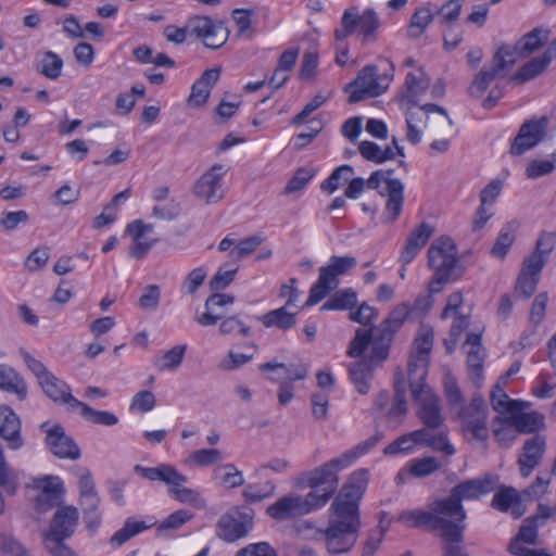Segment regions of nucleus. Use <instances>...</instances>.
<instances>
[{
	"label": "nucleus",
	"mask_w": 556,
	"mask_h": 556,
	"mask_svg": "<svg viewBox=\"0 0 556 556\" xmlns=\"http://www.w3.org/2000/svg\"><path fill=\"white\" fill-rule=\"evenodd\" d=\"M383 438L384 433L377 431L374 437L343 452L338 457L331 458L312 470L302 472L298 478L296 485L309 488L308 497L313 501L315 507L318 509L323 508L337 493L339 472L353 465L361 456L367 454Z\"/></svg>",
	"instance_id": "nucleus-1"
},
{
	"label": "nucleus",
	"mask_w": 556,
	"mask_h": 556,
	"mask_svg": "<svg viewBox=\"0 0 556 556\" xmlns=\"http://www.w3.org/2000/svg\"><path fill=\"white\" fill-rule=\"evenodd\" d=\"M399 520L409 527L437 531L441 539L442 556H469L464 545L467 528L465 521L434 516L422 509L405 510L399 516Z\"/></svg>",
	"instance_id": "nucleus-2"
},
{
	"label": "nucleus",
	"mask_w": 556,
	"mask_h": 556,
	"mask_svg": "<svg viewBox=\"0 0 556 556\" xmlns=\"http://www.w3.org/2000/svg\"><path fill=\"white\" fill-rule=\"evenodd\" d=\"M497 484L498 476L493 473L463 481L451 490L448 497L431 502L426 513L466 522L467 513L462 502L489 494L496 489Z\"/></svg>",
	"instance_id": "nucleus-3"
},
{
	"label": "nucleus",
	"mask_w": 556,
	"mask_h": 556,
	"mask_svg": "<svg viewBox=\"0 0 556 556\" xmlns=\"http://www.w3.org/2000/svg\"><path fill=\"white\" fill-rule=\"evenodd\" d=\"M428 263L434 270L429 283L430 293H439L443 285L456 280L462 273L457 271V248L452 238L442 236L435 239L428 250Z\"/></svg>",
	"instance_id": "nucleus-4"
},
{
	"label": "nucleus",
	"mask_w": 556,
	"mask_h": 556,
	"mask_svg": "<svg viewBox=\"0 0 556 556\" xmlns=\"http://www.w3.org/2000/svg\"><path fill=\"white\" fill-rule=\"evenodd\" d=\"M380 27L381 20L374 9L367 8L359 13L353 7L343 12L341 26L334 30V38L342 41L356 33L363 45L374 43L378 40Z\"/></svg>",
	"instance_id": "nucleus-5"
},
{
	"label": "nucleus",
	"mask_w": 556,
	"mask_h": 556,
	"mask_svg": "<svg viewBox=\"0 0 556 556\" xmlns=\"http://www.w3.org/2000/svg\"><path fill=\"white\" fill-rule=\"evenodd\" d=\"M361 526V518L332 513L328 527L321 531L328 553L330 555L348 553L357 541Z\"/></svg>",
	"instance_id": "nucleus-6"
},
{
	"label": "nucleus",
	"mask_w": 556,
	"mask_h": 556,
	"mask_svg": "<svg viewBox=\"0 0 556 556\" xmlns=\"http://www.w3.org/2000/svg\"><path fill=\"white\" fill-rule=\"evenodd\" d=\"M488 414L486 402L477 394L472 396L468 405L459 407L457 415L464 435H470L469 441L476 440L482 443L484 448L488 446L489 440Z\"/></svg>",
	"instance_id": "nucleus-7"
},
{
	"label": "nucleus",
	"mask_w": 556,
	"mask_h": 556,
	"mask_svg": "<svg viewBox=\"0 0 556 556\" xmlns=\"http://www.w3.org/2000/svg\"><path fill=\"white\" fill-rule=\"evenodd\" d=\"M519 55L517 45L498 46L492 56L491 65L484 66L473 78L468 88V92L472 97L480 98L488 89L490 84L500 75L501 71L508 70L515 65Z\"/></svg>",
	"instance_id": "nucleus-8"
},
{
	"label": "nucleus",
	"mask_w": 556,
	"mask_h": 556,
	"mask_svg": "<svg viewBox=\"0 0 556 556\" xmlns=\"http://www.w3.org/2000/svg\"><path fill=\"white\" fill-rule=\"evenodd\" d=\"M552 516V509L545 504H539L534 516L523 520L518 533L511 539L508 551L515 556H551L544 549H531L525 544H535L538 529Z\"/></svg>",
	"instance_id": "nucleus-9"
},
{
	"label": "nucleus",
	"mask_w": 556,
	"mask_h": 556,
	"mask_svg": "<svg viewBox=\"0 0 556 556\" xmlns=\"http://www.w3.org/2000/svg\"><path fill=\"white\" fill-rule=\"evenodd\" d=\"M368 480L369 471L367 469L352 472L332 502L331 511L361 518L359 503L366 492Z\"/></svg>",
	"instance_id": "nucleus-10"
},
{
	"label": "nucleus",
	"mask_w": 556,
	"mask_h": 556,
	"mask_svg": "<svg viewBox=\"0 0 556 556\" xmlns=\"http://www.w3.org/2000/svg\"><path fill=\"white\" fill-rule=\"evenodd\" d=\"M393 66L390 72L382 75L378 74V67L374 64L366 65L359 71L357 77L350 83L352 91L349 96V103H357L366 98H375L381 96L388 89L393 79Z\"/></svg>",
	"instance_id": "nucleus-11"
},
{
	"label": "nucleus",
	"mask_w": 556,
	"mask_h": 556,
	"mask_svg": "<svg viewBox=\"0 0 556 556\" xmlns=\"http://www.w3.org/2000/svg\"><path fill=\"white\" fill-rule=\"evenodd\" d=\"M382 181L386 184V188L379 190V194L387 197L386 222L394 223L403 210L404 184L399 178L384 176L383 169H378L371 173L369 178L365 180V185L369 189L378 190Z\"/></svg>",
	"instance_id": "nucleus-12"
},
{
	"label": "nucleus",
	"mask_w": 556,
	"mask_h": 556,
	"mask_svg": "<svg viewBox=\"0 0 556 556\" xmlns=\"http://www.w3.org/2000/svg\"><path fill=\"white\" fill-rule=\"evenodd\" d=\"M548 118L546 116L533 117L525 121L514 138L509 152L513 155H522L536 147L547 135Z\"/></svg>",
	"instance_id": "nucleus-13"
},
{
	"label": "nucleus",
	"mask_w": 556,
	"mask_h": 556,
	"mask_svg": "<svg viewBox=\"0 0 556 556\" xmlns=\"http://www.w3.org/2000/svg\"><path fill=\"white\" fill-rule=\"evenodd\" d=\"M318 510L313 501L306 494L305 496L291 493L280 497L274 504L269 505L266 513L277 521H285L308 515Z\"/></svg>",
	"instance_id": "nucleus-14"
},
{
	"label": "nucleus",
	"mask_w": 556,
	"mask_h": 556,
	"mask_svg": "<svg viewBox=\"0 0 556 556\" xmlns=\"http://www.w3.org/2000/svg\"><path fill=\"white\" fill-rule=\"evenodd\" d=\"M252 527V517L235 508L219 517L216 523V535L225 542L232 543L245 538Z\"/></svg>",
	"instance_id": "nucleus-15"
},
{
	"label": "nucleus",
	"mask_w": 556,
	"mask_h": 556,
	"mask_svg": "<svg viewBox=\"0 0 556 556\" xmlns=\"http://www.w3.org/2000/svg\"><path fill=\"white\" fill-rule=\"evenodd\" d=\"M226 169L222 164H214L194 184L193 193L207 204L217 203L224 198L222 181Z\"/></svg>",
	"instance_id": "nucleus-16"
},
{
	"label": "nucleus",
	"mask_w": 556,
	"mask_h": 556,
	"mask_svg": "<svg viewBox=\"0 0 556 556\" xmlns=\"http://www.w3.org/2000/svg\"><path fill=\"white\" fill-rule=\"evenodd\" d=\"M34 489L38 491L35 498V509L38 514H45L62 502L64 486L59 477L35 479Z\"/></svg>",
	"instance_id": "nucleus-17"
},
{
	"label": "nucleus",
	"mask_w": 556,
	"mask_h": 556,
	"mask_svg": "<svg viewBox=\"0 0 556 556\" xmlns=\"http://www.w3.org/2000/svg\"><path fill=\"white\" fill-rule=\"evenodd\" d=\"M47 427L48 422L41 425V429L46 431V444L54 456L72 460L80 457L79 447L60 424Z\"/></svg>",
	"instance_id": "nucleus-18"
},
{
	"label": "nucleus",
	"mask_w": 556,
	"mask_h": 556,
	"mask_svg": "<svg viewBox=\"0 0 556 556\" xmlns=\"http://www.w3.org/2000/svg\"><path fill=\"white\" fill-rule=\"evenodd\" d=\"M134 471L149 481H161L168 485L172 497L177 494V489H185L188 478L169 464H161L157 467H143L136 465Z\"/></svg>",
	"instance_id": "nucleus-19"
},
{
	"label": "nucleus",
	"mask_w": 556,
	"mask_h": 556,
	"mask_svg": "<svg viewBox=\"0 0 556 556\" xmlns=\"http://www.w3.org/2000/svg\"><path fill=\"white\" fill-rule=\"evenodd\" d=\"M413 400L417 405L416 415L420 422L428 428L442 430L445 419L442 414L441 400L433 390L415 394Z\"/></svg>",
	"instance_id": "nucleus-20"
},
{
	"label": "nucleus",
	"mask_w": 556,
	"mask_h": 556,
	"mask_svg": "<svg viewBox=\"0 0 556 556\" xmlns=\"http://www.w3.org/2000/svg\"><path fill=\"white\" fill-rule=\"evenodd\" d=\"M79 514L75 506H62L54 513L45 540H66L71 538L78 522Z\"/></svg>",
	"instance_id": "nucleus-21"
},
{
	"label": "nucleus",
	"mask_w": 556,
	"mask_h": 556,
	"mask_svg": "<svg viewBox=\"0 0 556 556\" xmlns=\"http://www.w3.org/2000/svg\"><path fill=\"white\" fill-rule=\"evenodd\" d=\"M545 450L546 438L544 435L534 434L525 441L522 451L517 458L521 477H529L541 465Z\"/></svg>",
	"instance_id": "nucleus-22"
},
{
	"label": "nucleus",
	"mask_w": 556,
	"mask_h": 556,
	"mask_svg": "<svg viewBox=\"0 0 556 556\" xmlns=\"http://www.w3.org/2000/svg\"><path fill=\"white\" fill-rule=\"evenodd\" d=\"M192 34L203 39V45L216 50L223 47L229 37L228 28L224 23H214L207 16L197 17L192 24Z\"/></svg>",
	"instance_id": "nucleus-23"
},
{
	"label": "nucleus",
	"mask_w": 556,
	"mask_h": 556,
	"mask_svg": "<svg viewBox=\"0 0 556 556\" xmlns=\"http://www.w3.org/2000/svg\"><path fill=\"white\" fill-rule=\"evenodd\" d=\"M0 437L12 450H18L24 442L21 435L20 417L9 406H0Z\"/></svg>",
	"instance_id": "nucleus-24"
},
{
	"label": "nucleus",
	"mask_w": 556,
	"mask_h": 556,
	"mask_svg": "<svg viewBox=\"0 0 556 556\" xmlns=\"http://www.w3.org/2000/svg\"><path fill=\"white\" fill-rule=\"evenodd\" d=\"M410 435L414 438L415 445H425L446 455L455 454V447L450 443L447 434L443 430L424 426L421 429L412 431Z\"/></svg>",
	"instance_id": "nucleus-25"
},
{
	"label": "nucleus",
	"mask_w": 556,
	"mask_h": 556,
	"mask_svg": "<svg viewBox=\"0 0 556 556\" xmlns=\"http://www.w3.org/2000/svg\"><path fill=\"white\" fill-rule=\"evenodd\" d=\"M522 497H525L523 494L513 486H496V492L491 501V507L502 513L511 510L514 517L519 518L525 513V508L521 507Z\"/></svg>",
	"instance_id": "nucleus-26"
},
{
	"label": "nucleus",
	"mask_w": 556,
	"mask_h": 556,
	"mask_svg": "<svg viewBox=\"0 0 556 556\" xmlns=\"http://www.w3.org/2000/svg\"><path fill=\"white\" fill-rule=\"evenodd\" d=\"M46 395L53 402L67 405L68 409L75 410L80 401L71 393L68 384L56 378L52 372L39 383Z\"/></svg>",
	"instance_id": "nucleus-27"
},
{
	"label": "nucleus",
	"mask_w": 556,
	"mask_h": 556,
	"mask_svg": "<svg viewBox=\"0 0 556 556\" xmlns=\"http://www.w3.org/2000/svg\"><path fill=\"white\" fill-rule=\"evenodd\" d=\"M432 233L433 227L427 223H421L416 227L406 239L400 261L403 264H409L426 245Z\"/></svg>",
	"instance_id": "nucleus-28"
},
{
	"label": "nucleus",
	"mask_w": 556,
	"mask_h": 556,
	"mask_svg": "<svg viewBox=\"0 0 556 556\" xmlns=\"http://www.w3.org/2000/svg\"><path fill=\"white\" fill-rule=\"evenodd\" d=\"M212 295H210L204 303L205 312L201 315H195L194 320L203 326H214L217 324L219 319L223 318V315L216 313V307H224L227 305H231L235 302V296L226 293H218V291H214Z\"/></svg>",
	"instance_id": "nucleus-29"
},
{
	"label": "nucleus",
	"mask_w": 556,
	"mask_h": 556,
	"mask_svg": "<svg viewBox=\"0 0 556 556\" xmlns=\"http://www.w3.org/2000/svg\"><path fill=\"white\" fill-rule=\"evenodd\" d=\"M554 50L555 48H547L542 55L531 59L511 76L510 80L527 83L542 74L547 68L552 60L556 59Z\"/></svg>",
	"instance_id": "nucleus-30"
},
{
	"label": "nucleus",
	"mask_w": 556,
	"mask_h": 556,
	"mask_svg": "<svg viewBox=\"0 0 556 556\" xmlns=\"http://www.w3.org/2000/svg\"><path fill=\"white\" fill-rule=\"evenodd\" d=\"M258 369L262 372L281 371V375L268 377L270 380L276 382L291 383V381L294 380L305 379L307 376V368L303 364L286 365L283 363L273 361L261 364Z\"/></svg>",
	"instance_id": "nucleus-31"
},
{
	"label": "nucleus",
	"mask_w": 556,
	"mask_h": 556,
	"mask_svg": "<svg viewBox=\"0 0 556 556\" xmlns=\"http://www.w3.org/2000/svg\"><path fill=\"white\" fill-rule=\"evenodd\" d=\"M429 361L410 356L407 365V375L412 396L422 394L432 389L425 382L428 375Z\"/></svg>",
	"instance_id": "nucleus-32"
},
{
	"label": "nucleus",
	"mask_w": 556,
	"mask_h": 556,
	"mask_svg": "<svg viewBox=\"0 0 556 556\" xmlns=\"http://www.w3.org/2000/svg\"><path fill=\"white\" fill-rule=\"evenodd\" d=\"M0 389L13 393L20 401L27 396V386L20 374L12 367L0 364Z\"/></svg>",
	"instance_id": "nucleus-33"
},
{
	"label": "nucleus",
	"mask_w": 556,
	"mask_h": 556,
	"mask_svg": "<svg viewBox=\"0 0 556 556\" xmlns=\"http://www.w3.org/2000/svg\"><path fill=\"white\" fill-rule=\"evenodd\" d=\"M287 305H283L279 308L273 309L257 316V320H260L264 327L266 328H278L282 331H287L292 329L296 324V314L290 313L287 309Z\"/></svg>",
	"instance_id": "nucleus-34"
},
{
	"label": "nucleus",
	"mask_w": 556,
	"mask_h": 556,
	"mask_svg": "<svg viewBox=\"0 0 556 556\" xmlns=\"http://www.w3.org/2000/svg\"><path fill=\"white\" fill-rule=\"evenodd\" d=\"M376 365L367 361L366 358H362L359 361L354 362L350 366V377L351 381L355 386L356 390L361 394H367L370 387V379L372 377L374 369Z\"/></svg>",
	"instance_id": "nucleus-35"
},
{
	"label": "nucleus",
	"mask_w": 556,
	"mask_h": 556,
	"mask_svg": "<svg viewBox=\"0 0 556 556\" xmlns=\"http://www.w3.org/2000/svg\"><path fill=\"white\" fill-rule=\"evenodd\" d=\"M509 420L519 433H532L544 427V416L538 412L516 410L510 413Z\"/></svg>",
	"instance_id": "nucleus-36"
},
{
	"label": "nucleus",
	"mask_w": 556,
	"mask_h": 556,
	"mask_svg": "<svg viewBox=\"0 0 556 556\" xmlns=\"http://www.w3.org/2000/svg\"><path fill=\"white\" fill-rule=\"evenodd\" d=\"M548 40V30L542 28H534L523 35L517 42L519 55L526 58L542 48Z\"/></svg>",
	"instance_id": "nucleus-37"
},
{
	"label": "nucleus",
	"mask_w": 556,
	"mask_h": 556,
	"mask_svg": "<svg viewBox=\"0 0 556 556\" xmlns=\"http://www.w3.org/2000/svg\"><path fill=\"white\" fill-rule=\"evenodd\" d=\"M519 227L517 220L506 223L500 230L495 243L491 250V254L495 257L503 260L508 253L510 247L515 242L516 231Z\"/></svg>",
	"instance_id": "nucleus-38"
},
{
	"label": "nucleus",
	"mask_w": 556,
	"mask_h": 556,
	"mask_svg": "<svg viewBox=\"0 0 556 556\" xmlns=\"http://www.w3.org/2000/svg\"><path fill=\"white\" fill-rule=\"evenodd\" d=\"M393 338L394 337L389 334L386 330L382 331L375 328V336H372L371 340V351L366 359L370 361V363L376 366L384 362L389 356V350Z\"/></svg>",
	"instance_id": "nucleus-39"
},
{
	"label": "nucleus",
	"mask_w": 556,
	"mask_h": 556,
	"mask_svg": "<svg viewBox=\"0 0 556 556\" xmlns=\"http://www.w3.org/2000/svg\"><path fill=\"white\" fill-rule=\"evenodd\" d=\"M100 502L101 500L98 493L83 496L79 500L84 521L86 522L87 528L91 531L98 529L101 523L102 515L99 510Z\"/></svg>",
	"instance_id": "nucleus-40"
},
{
	"label": "nucleus",
	"mask_w": 556,
	"mask_h": 556,
	"mask_svg": "<svg viewBox=\"0 0 556 556\" xmlns=\"http://www.w3.org/2000/svg\"><path fill=\"white\" fill-rule=\"evenodd\" d=\"M153 525H148L146 521H138L129 517L125 520L123 527L111 536L110 543L113 546L119 547L137 534L150 529Z\"/></svg>",
	"instance_id": "nucleus-41"
},
{
	"label": "nucleus",
	"mask_w": 556,
	"mask_h": 556,
	"mask_svg": "<svg viewBox=\"0 0 556 556\" xmlns=\"http://www.w3.org/2000/svg\"><path fill=\"white\" fill-rule=\"evenodd\" d=\"M357 304V293L352 288L334 292L321 306L320 311H345Z\"/></svg>",
	"instance_id": "nucleus-42"
},
{
	"label": "nucleus",
	"mask_w": 556,
	"mask_h": 556,
	"mask_svg": "<svg viewBox=\"0 0 556 556\" xmlns=\"http://www.w3.org/2000/svg\"><path fill=\"white\" fill-rule=\"evenodd\" d=\"M491 405L498 413H515L523 408L525 403L509 399L503 382L497 381L491 391Z\"/></svg>",
	"instance_id": "nucleus-43"
},
{
	"label": "nucleus",
	"mask_w": 556,
	"mask_h": 556,
	"mask_svg": "<svg viewBox=\"0 0 556 556\" xmlns=\"http://www.w3.org/2000/svg\"><path fill=\"white\" fill-rule=\"evenodd\" d=\"M407 410L406 394H404L402 390L397 389V392H394L392 404L386 414L388 427L396 429L402 425L407 415Z\"/></svg>",
	"instance_id": "nucleus-44"
},
{
	"label": "nucleus",
	"mask_w": 556,
	"mask_h": 556,
	"mask_svg": "<svg viewBox=\"0 0 556 556\" xmlns=\"http://www.w3.org/2000/svg\"><path fill=\"white\" fill-rule=\"evenodd\" d=\"M408 314L409 305L407 303H401L390 312L388 317L377 328L382 331L386 330L389 334L394 337L408 317Z\"/></svg>",
	"instance_id": "nucleus-45"
},
{
	"label": "nucleus",
	"mask_w": 556,
	"mask_h": 556,
	"mask_svg": "<svg viewBox=\"0 0 556 556\" xmlns=\"http://www.w3.org/2000/svg\"><path fill=\"white\" fill-rule=\"evenodd\" d=\"M186 350V344H178L173 346L154 362L155 367L160 371L177 369L184 361Z\"/></svg>",
	"instance_id": "nucleus-46"
},
{
	"label": "nucleus",
	"mask_w": 556,
	"mask_h": 556,
	"mask_svg": "<svg viewBox=\"0 0 556 556\" xmlns=\"http://www.w3.org/2000/svg\"><path fill=\"white\" fill-rule=\"evenodd\" d=\"M76 408L80 409V415L88 421L103 426H114L118 422V418L113 413L106 410H97L84 402L77 405Z\"/></svg>",
	"instance_id": "nucleus-47"
},
{
	"label": "nucleus",
	"mask_w": 556,
	"mask_h": 556,
	"mask_svg": "<svg viewBox=\"0 0 556 556\" xmlns=\"http://www.w3.org/2000/svg\"><path fill=\"white\" fill-rule=\"evenodd\" d=\"M353 173L354 169L351 165H341L337 167L330 174V176L321 182L320 189L324 192H328L331 194L339 189L342 182H346Z\"/></svg>",
	"instance_id": "nucleus-48"
},
{
	"label": "nucleus",
	"mask_w": 556,
	"mask_h": 556,
	"mask_svg": "<svg viewBox=\"0 0 556 556\" xmlns=\"http://www.w3.org/2000/svg\"><path fill=\"white\" fill-rule=\"evenodd\" d=\"M219 332L227 336L249 337L251 327L248 326L238 315H231L219 319Z\"/></svg>",
	"instance_id": "nucleus-49"
},
{
	"label": "nucleus",
	"mask_w": 556,
	"mask_h": 556,
	"mask_svg": "<svg viewBox=\"0 0 556 556\" xmlns=\"http://www.w3.org/2000/svg\"><path fill=\"white\" fill-rule=\"evenodd\" d=\"M429 78L424 74L416 76L414 73H408L405 78L407 87L406 99L412 105L418 104V94L424 92L429 86Z\"/></svg>",
	"instance_id": "nucleus-50"
},
{
	"label": "nucleus",
	"mask_w": 556,
	"mask_h": 556,
	"mask_svg": "<svg viewBox=\"0 0 556 556\" xmlns=\"http://www.w3.org/2000/svg\"><path fill=\"white\" fill-rule=\"evenodd\" d=\"M371 329L357 328L355 331V336L350 343L348 355L354 358L361 357L368 349L369 344L371 343Z\"/></svg>",
	"instance_id": "nucleus-51"
},
{
	"label": "nucleus",
	"mask_w": 556,
	"mask_h": 556,
	"mask_svg": "<svg viewBox=\"0 0 556 556\" xmlns=\"http://www.w3.org/2000/svg\"><path fill=\"white\" fill-rule=\"evenodd\" d=\"M495 420L501 421V426L494 428V437L502 447L508 448L516 440L519 431L516 430L515 425H511L509 417H496Z\"/></svg>",
	"instance_id": "nucleus-52"
},
{
	"label": "nucleus",
	"mask_w": 556,
	"mask_h": 556,
	"mask_svg": "<svg viewBox=\"0 0 556 556\" xmlns=\"http://www.w3.org/2000/svg\"><path fill=\"white\" fill-rule=\"evenodd\" d=\"M62 68V59L56 53L48 51L43 54L38 71L47 78L56 79L61 76Z\"/></svg>",
	"instance_id": "nucleus-53"
},
{
	"label": "nucleus",
	"mask_w": 556,
	"mask_h": 556,
	"mask_svg": "<svg viewBox=\"0 0 556 556\" xmlns=\"http://www.w3.org/2000/svg\"><path fill=\"white\" fill-rule=\"evenodd\" d=\"M215 476L227 488H238L244 484L243 473L232 464H226L216 468Z\"/></svg>",
	"instance_id": "nucleus-54"
},
{
	"label": "nucleus",
	"mask_w": 556,
	"mask_h": 556,
	"mask_svg": "<svg viewBox=\"0 0 556 556\" xmlns=\"http://www.w3.org/2000/svg\"><path fill=\"white\" fill-rule=\"evenodd\" d=\"M433 15L430 10L427 8H422L417 10L409 22L408 26V36L410 38H418L428 27V25L432 22Z\"/></svg>",
	"instance_id": "nucleus-55"
},
{
	"label": "nucleus",
	"mask_w": 556,
	"mask_h": 556,
	"mask_svg": "<svg viewBox=\"0 0 556 556\" xmlns=\"http://www.w3.org/2000/svg\"><path fill=\"white\" fill-rule=\"evenodd\" d=\"M238 266L230 267L228 264L222 265L210 281L212 291H222L227 288L235 279Z\"/></svg>",
	"instance_id": "nucleus-56"
},
{
	"label": "nucleus",
	"mask_w": 556,
	"mask_h": 556,
	"mask_svg": "<svg viewBox=\"0 0 556 556\" xmlns=\"http://www.w3.org/2000/svg\"><path fill=\"white\" fill-rule=\"evenodd\" d=\"M441 468V463L432 456L415 459L409 472L416 478H425Z\"/></svg>",
	"instance_id": "nucleus-57"
},
{
	"label": "nucleus",
	"mask_w": 556,
	"mask_h": 556,
	"mask_svg": "<svg viewBox=\"0 0 556 556\" xmlns=\"http://www.w3.org/2000/svg\"><path fill=\"white\" fill-rule=\"evenodd\" d=\"M484 353L482 349H469L467 351V365L471 379L479 386V381L483 377Z\"/></svg>",
	"instance_id": "nucleus-58"
},
{
	"label": "nucleus",
	"mask_w": 556,
	"mask_h": 556,
	"mask_svg": "<svg viewBox=\"0 0 556 556\" xmlns=\"http://www.w3.org/2000/svg\"><path fill=\"white\" fill-rule=\"evenodd\" d=\"M264 241V238L258 235H254L244 238L238 242V244L230 251L229 255L236 260L245 257L252 254Z\"/></svg>",
	"instance_id": "nucleus-59"
},
{
	"label": "nucleus",
	"mask_w": 556,
	"mask_h": 556,
	"mask_svg": "<svg viewBox=\"0 0 556 556\" xmlns=\"http://www.w3.org/2000/svg\"><path fill=\"white\" fill-rule=\"evenodd\" d=\"M316 170L311 167H300L285 188L286 193H293L305 188L309 180L315 176Z\"/></svg>",
	"instance_id": "nucleus-60"
},
{
	"label": "nucleus",
	"mask_w": 556,
	"mask_h": 556,
	"mask_svg": "<svg viewBox=\"0 0 556 556\" xmlns=\"http://www.w3.org/2000/svg\"><path fill=\"white\" fill-rule=\"evenodd\" d=\"M206 278V269L201 266L192 269L181 283L180 291L186 294H194Z\"/></svg>",
	"instance_id": "nucleus-61"
},
{
	"label": "nucleus",
	"mask_w": 556,
	"mask_h": 556,
	"mask_svg": "<svg viewBox=\"0 0 556 556\" xmlns=\"http://www.w3.org/2000/svg\"><path fill=\"white\" fill-rule=\"evenodd\" d=\"M444 394L447 401V404L451 407L454 406H463L464 404V396L463 393L457 384L456 379L452 375H445L444 377Z\"/></svg>",
	"instance_id": "nucleus-62"
},
{
	"label": "nucleus",
	"mask_w": 556,
	"mask_h": 556,
	"mask_svg": "<svg viewBox=\"0 0 556 556\" xmlns=\"http://www.w3.org/2000/svg\"><path fill=\"white\" fill-rule=\"evenodd\" d=\"M0 551L4 556H29L28 551L15 538L0 532Z\"/></svg>",
	"instance_id": "nucleus-63"
},
{
	"label": "nucleus",
	"mask_w": 556,
	"mask_h": 556,
	"mask_svg": "<svg viewBox=\"0 0 556 556\" xmlns=\"http://www.w3.org/2000/svg\"><path fill=\"white\" fill-rule=\"evenodd\" d=\"M235 556H278V553L268 542H258L240 548Z\"/></svg>",
	"instance_id": "nucleus-64"
}]
</instances>
